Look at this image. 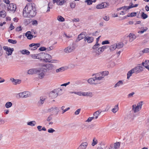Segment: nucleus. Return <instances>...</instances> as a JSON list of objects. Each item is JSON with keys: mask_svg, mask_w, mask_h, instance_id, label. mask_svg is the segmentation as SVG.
I'll return each mask as SVG.
<instances>
[{"mask_svg": "<svg viewBox=\"0 0 149 149\" xmlns=\"http://www.w3.org/2000/svg\"><path fill=\"white\" fill-rule=\"evenodd\" d=\"M36 10L34 4L32 3L27 4L23 11V15L24 17L32 18L36 15Z\"/></svg>", "mask_w": 149, "mask_h": 149, "instance_id": "1", "label": "nucleus"}, {"mask_svg": "<svg viewBox=\"0 0 149 149\" xmlns=\"http://www.w3.org/2000/svg\"><path fill=\"white\" fill-rule=\"evenodd\" d=\"M28 74H37L38 78L41 79L43 78L45 76V74L43 72H41L40 68H33L29 70L27 72Z\"/></svg>", "mask_w": 149, "mask_h": 149, "instance_id": "2", "label": "nucleus"}, {"mask_svg": "<svg viewBox=\"0 0 149 149\" xmlns=\"http://www.w3.org/2000/svg\"><path fill=\"white\" fill-rule=\"evenodd\" d=\"M53 68V65L52 64H45L44 67H41L40 68L41 72H43V73L45 74V72L52 70Z\"/></svg>", "mask_w": 149, "mask_h": 149, "instance_id": "3", "label": "nucleus"}, {"mask_svg": "<svg viewBox=\"0 0 149 149\" xmlns=\"http://www.w3.org/2000/svg\"><path fill=\"white\" fill-rule=\"evenodd\" d=\"M100 46V44L99 43H96L92 47V49H93V52L95 53V56H98L100 54L99 50H98L99 47Z\"/></svg>", "mask_w": 149, "mask_h": 149, "instance_id": "4", "label": "nucleus"}, {"mask_svg": "<svg viewBox=\"0 0 149 149\" xmlns=\"http://www.w3.org/2000/svg\"><path fill=\"white\" fill-rule=\"evenodd\" d=\"M19 97L26 98L31 96V94L29 92L26 91L19 93L18 94Z\"/></svg>", "mask_w": 149, "mask_h": 149, "instance_id": "5", "label": "nucleus"}, {"mask_svg": "<svg viewBox=\"0 0 149 149\" xmlns=\"http://www.w3.org/2000/svg\"><path fill=\"white\" fill-rule=\"evenodd\" d=\"M3 49L6 51V54L8 56L11 55L14 50V49L13 48H11L7 46H4Z\"/></svg>", "mask_w": 149, "mask_h": 149, "instance_id": "6", "label": "nucleus"}, {"mask_svg": "<svg viewBox=\"0 0 149 149\" xmlns=\"http://www.w3.org/2000/svg\"><path fill=\"white\" fill-rule=\"evenodd\" d=\"M8 6L7 8L8 10H10L13 12L15 11L16 9V6L15 4L13 3H10L8 5Z\"/></svg>", "mask_w": 149, "mask_h": 149, "instance_id": "7", "label": "nucleus"}, {"mask_svg": "<svg viewBox=\"0 0 149 149\" xmlns=\"http://www.w3.org/2000/svg\"><path fill=\"white\" fill-rule=\"evenodd\" d=\"M40 45V43H33L29 45V46L30 47V49L32 50H34L39 47Z\"/></svg>", "mask_w": 149, "mask_h": 149, "instance_id": "8", "label": "nucleus"}, {"mask_svg": "<svg viewBox=\"0 0 149 149\" xmlns=\"http://www.w3.org/2000/svg\"><path fill=\"white\" fill-rule=\"evenodd\" d=\"M109 6L108 3L106 2L102 3L101 4L97 5L96 8L97 9H101L107 7Z\"/></svg>", "mask_w": 149, "mask_h": 149, "instance_id": "9", "label": "nucleus"}, {"mask_svg": "<svg viewBox=\"0 0 149 149\" xmlns=\"http://www.w3.org/2000/svg\"><path fill=\"white\" fill-rule=\"evenodd\" d=\"M75 48L73 45L72 46H69L64 49V52L66 53H69L72 52L74 49Z\"/></svg>", "mask_w": 149, "mask_h": 149, "instance_id": "10", "label": "nucleus"}, {"mask_svg": "<svg viewBox=\"0 0 149 149\" xmlns=\"http://www.w3.org/2000/svg\"><path fill=\"white\" fill-rule=\"evenodd\" d=\"M52 58L50 55L44 53L43 61L45 62H48L49 61L52 59Z\"/></svg>", "mask_w": 149, "mask_h": 149, "instance_id": "11", "label": "nucleus"}, {"mask_svg": "<svg viewBox=\"0 0 149 149\" xmlns=\"http://www.w3.org/2000/svg\"><path fill=\"white\" fill-rule=\"evenodd\" d=\"M88 145V143L86 142L82 143L78 147L77 149H86Z\"/></svg>", "mask_w": 149, "mask_h": 149, "instance_id": "12", "label": "nucleus"}, {"mask_svg": "<svg viewBox=\"0 0 149 149\" xmlns=\"http://www.w3.org/2000/svg\"><path fill=\"white\" fill-rule=\"evenodd\" d=\"M87 81L88 83L91 84H96L99 83V82H97L96 81V80H95L94 77L89 79Z\"/></svg>", "mask_w": 149, "mask_h": 149, "instance_id": "13", "label": "nucleus"}, {"mask_svg": "<svg viewBox=\"0 0 149 149\" xmlns=\"http://www.w3.org/2000/svg\"><path fill=\"white\" fill-rule=\"evenodd\" d=\"M58 109L57 107H52L48 110L49 112H52V113L58 114Z\"/></svg>", "mask_w": 149, "mask_h": 149, "instance_id": "14", "label": "nucleus"}, {"mask_svg": "<svg viewBox=\"0 0 149 149\" xmlns=\"http://www.w3.org/2000/svg\"><path fill=\"white\" fill-rule=\"evenodd\" d=\"M95 80L97 82H99V81L101 80L103 78V77L100 75V74H95V77H94Z\"/></svg>", "mask_w": 149, "mask_h": 149, "instance_id": "15", "label": "nucleus"}, {"mask_svg": "<svg viewBox=\"0 0 149 149\" xmlns=\"http://www.w3.org/2000/svg\"><path fill=\"white\" fill-rule=\"evenodd\" d=\"M84 40L85 41H87L88 43H91L93 41L94 38L92 37L88 36L84 38Z\"/></svg>", "mask_w": 149, "mask_h": 149, "instance_id": "16", "label": "nucleus"}, {"mask_svg": "<svg viewBox=\"0 0 149 149\" xmlns=\"http://www.w3.org/2000/svg\"><path fill=\"white\" fill-rule=\"evenodd\" d=\"M134 68L136 71V74L139 73L143 70V67L140 66H137L134 67Z\"/></svg>", "mask_w": 149, "mask_h": 149, "instance_id": "17", "label": "nucleus"}, {"mask_svg": "<svg viewBox=\"0 0 149 149\" xmlns=\"http://www.w3.org/2000/svg\"><path fill=\"white\" fill-rule=\"evenodd\" d=\"M57 96V94L54 90L50 92L49 94V97L52 98H55Z\"/></svg>", "mask_w": 149, "mask_h": 149, "instance_id": "18", "label": "nucleus"}, {"mask_svg": "<svg viewBox=\"0 0 149 149\" xmlns=\"http://www.w3.org/2000/svg\"><path fill=\"white\" fill-rule=\"evenodd\" d=\"M132 110L134 113H136L139 111L140 109L138 106H137L136 104H134L132 106Z\"/></svg>", "mask_w": 149, "mask_h": 149, "instance_id": "19", "label": "nucleus"}, {"mask_svg": "<svg viewBox=\"0 0 149 149\" xmlns=\"http://www.w3.org/2000/svg\"><path fill=\"white\" fill-rule=\"evenodd\" d=\"M129 36L130 38L129 41L130 42L133 41L136 38L134 34L130 33L129 34Z\"/></svg>", "mask_w": 149, "mask_h": 149, "instance_id": "20", "label": "nucleus"}, {"mask_svg": "<svg viewBox=\"0 0 149 149\" xmlns=\"http://www.w3.org/2000/svg\"><path fill=\"white\" fill-rule=\"evenodd\" d=\"M10 80L12 82L14 83V84L16 85L17 84H19L21 82V81L19 79H15L13 78H11L10 79Z\"/></svg>", "mask_w": 149, "mask_h": 149, "instance_id": "21", "label": "nucleus"}, {"mask_svg": "<svg viewBox=\"0 0 149 149\" xmlns=\"http://www.w3.org/2000/svg\"><path fill=\"white\" fill-rule=\"evenodd\" d=\"M44 53L41 52L38 54V59H40L41 60H43L44 59Z\"/></svg>", "mask_w": 149, "mask_h": 149, "instance_id": "22", "label": "nucleus"}, {"mask_svg": "<svg viewBox=\"0 0 149 149\" xmlns=\"http://www.w3.org/2000/svg\"><path fill=\"white\" fill-rule=\"evenodd\" d=\"M25 36L28 39L30 40L32 39L33 37V36L31 34V32L29 31H27L25 33Z\"/></svg>", "mask_w": 149, "mask_h": 149, "instance_id": "23", "label": "nucleus"}, {"mask_svg": "<svg viewBox=\"0 0 149 149\" xmlns=\"http://www.w3.org/2000/svg\"><path fill=\"white\" fill-rule=\"evenodd\" d=\"M82 96H88L91 97L92 96V93L91 92H82Z\"/></svg>", "mask_w": 149, "mask_h": 149, "instance_id": "24", "label": "nucleus"}, {"mask_svg": "<svg viewBox=\"0 0 149 149\" xmlns=\"http://www.w3.org/2000/svg\"><path fill=\"white\" fill-rule=\"evenodd\" d=\"M109 46L108 45H104L102 47H99L98 48V50H99L100 52H102L104 50L107 49Z\"/></svg>", "mask_w": 149, "mask_h": 149, "instance_id": "25", "label": "nucleus"}, {"mask_svg": "<svg viewBox=\"0 0 149 149\" xmlns=\"http://www.w3.org/2000/svg\"><path fill=\"white\" fill-rule=\"evenodd\" d=\"M45 100V98L44 97H40V100L38 102V104L39 105H42L44 103Z\"/></svg>", "mask_w": 149, "mask_h": 149, "instance_id": "26", "label": "nucleus"}, {"mask_svg": "<svg viewBox=\"0 0 149 149\" xmlns=\"http://www.w3.org/2000/svg\"><path fill=\"white\" fill-rule=\"evenodd\" d=\"M82 33H81L78 36L76 40V41L77 42H78L80 40H81L84 38L85 36L84 35H83V34H82Z\"/></svg>", "mask_w": 149, "mask_h": 149, "instance_id": "27", "label": "nucleus"}, {"mask_svg": "<svg viewBox=\"0 0 149 149\" xmlns=\"http://www.w3.org/2000/svg\"><path fill=\"white\" fill-rule=\"evenodd\" d=\"M127 118L129 119H131L132 120H133L134 117V114L133 112H130V114L127 116Z\"/></svg>", "mask_w": 149, "mask_h": 149, "instance_id": "28", "label": "nucleus"}, {"mask_svg": "<svg viewBox=\"0 0 149 149\" xmlns=\"http://www.w3.org/2000/svg\"><path fill=\"white\" fill-rule=\"evenodd\" d=\"M123 84V82L122 80L119 81L114 86V87L115 88L117 87H119Z\"/></svg>", "mask_w": 149, "mask_h": 149, "instance_id": "29", "label": "nucleus"}, {"mask_svg": "<svg viewBox=\"0 0 149 149\" xmlns=\"http://www.w3.org/2000/svg\"><path fill=\"white\" fill-rule=\"evenodd\" d=\"M56 92L57 93V95H60L62 93V89L61 88L54 89Z\"/></svg>", "mask_w": 149, "mask_h": 149, "instance_id": "30", "label": "nucleus"}, {"mask_svg": "<svg viewBox=\"0 0 149 149\" xmlns=\"http://www.w3.org/2000/svg\"><path fill=\"white\" fill-rule=\"evenodd\" d=\"M6 15V13L4 10L0 11V17H5Z\"/></svg>", "mask_w": 149, "mask_h": 149, "instance_id": "31", "label": "nucleus"}, {"mask_svg": "<svg viewBox=\"0 0 149 149\" xmlns=\"http://www.w3.org/2000/svg\"><path fill=\"white\" fill-rule=\"evenodd\" d=\"M116 48L120 49L123 47V44L122 42H119L118 43H116Z\"/></svg>", "mask_w": 149, "mask_h": 149, "instance_id": "32", "label": "nucleus"}, {"mask_svg": "<svg viewBox=\"0 0 149 149\" xmlns=\"http://www.w3.org/2000/svg\"><path fill=\"white\" fill-rule=\"evenodd\" d=\"M118 110V104L116 105L114 108L111 110L114 113H116Z\"/></svg>", "mask_w": 149, "mask_h": 149, "instance_id": "33", "label": "nucleus"}, {"mask_svg": "<svg viewBox=\"0 0 149 149\" xmlns=\"http://www.w3.org/2000/svg\"><path fill=\"white\" fill-rule=\"evenodd\" d=\"M36 124V122L34 120L29 122L27 123V124L28 125L32 126H35Z\"/></svg>", "mask_w": 149, "mask_h": 149, "instance_id": "34", "label": "nucleus"}, {"mask_svg": "<svg viewBox=\"0 0 149 149\" xmlns=\"http://www.w3.org/2000/svg\"><path fill=\"white\" fill-rule=\"evenodd\" d=\"M120 142H117L116 143H114L113 145V146L114 147V148L115 149H117L119 148L120 145Z\"/></svg>", "mask_w": 149, "mask_h": 149, "instance_id": "35", "label": "nucleus"}, {"mask_svg": "<svg viewBox=\"0 0 149 149\" xmlns=\"http://www.w3.org/2000/svg\"><path fill=\"white\" fill-rule=\"evenodd\" d=\"M13 105L12 103L10 102H7L5 104V106L6 108H8L10 107Z\"/></svg>", "mask_w": 149, "mask_h": 149, "instance_id": "36", "label": "nucleus"}, {"mask_svg": "<svg viewBox=\"0 0 149 149\" xmlns=\"http://www.w3.org/2000/svg\"><path fill=\"white\" fill-rule=\"evenodd\" d=\"M65 67H61L59 69H56V72L57 73L60 72H62L65 70Z\"/></svg>", "mask_w": 149, "mask_h": 149, "instance_id": "37", "label": "nucleus"}, {"mask_svg": "<svg viewBox=\"0 0 149 149\" xmlns=\"http://www.w3.org/2000/svg\"><path fill=\"white\" fill-rule=\"evenodd\" d=\"M116 44H115L109 46V49L111 51H113L116 48Z\"/></svg>", "mask_w": 149, "mask_h": 149, "instance_id": "38", "label": "nucleus"}, {"mask_svg": "<svg viewBox=\"0 0 149 149\" xmlns=\"http://www.w3.org/2000/svg\"><path fill=\"white\" fill-rule=\"evenodd\" d=\"M147 52H149V49L148 48H146L143 49V50L140 51V54H141Z\"/></svg>", "mask_w": 149, "mask_h": 149, "instance_id": "39", "label": "nucleus"}, {"mask_svg": "<svg viewBox=\"0 0 149 149\" xmlns=\"http://www.w3.org/2000/svg\"><path fill=\"white\" fill-rule=\"evenodd\" d=\"M96 0H86L85 1V2L87 3V4L88 5H90L93 2H95Z\"/></svg>", "mask_w": 149, "mask_h": 149, "instance_id": "40", "label": "nucleus"}, {"mask_svg": "<svg viewBox=\"0 0 149 149\" xmlns=\"http://www.w3.org/2000/svg\"><path fill=\"white\" fill-rule=\"evenodd\" d=\"M109 74V72L107 71H104L102 72L100 74V75H101L102 77H103V78L104 77L106 76L107 75Z\"/></svg>", "mask_w": 149, "mask_h": 149, "instance_id": "41", "label": "nucleus"}, {"mask_svg": "<svg viewBox=\"0 0 149 149\" xmlns=\"http://www.w3.org/2000/svg\"><path fill=\"white\" fill-rule=\"evenodd\" d=\"M20 52L22 54H26L29 55L30 54L29 52L27 50H23L22 51H21Z\"/></svg>", "mask_w": 149, "mask_h": 149, "instance_id": "42", "label": "nucleus"}, {"mask_svg": "<svg viewBox=\"0 0 149 149\" xmlns=\"http://www.w3.org/2000/svg\"><path fill=\"white\" fill-rule=\"evenodd\" d=\"M57 20L60 22H63L65 21L64 18L61 16H58L57 17Z\"/></svg>", "mask_w": 149, "mask_h": 149, "instance_id": "43", "label": "nucleus"}, {"mask_svg": "<svg viewBox=\"0 0 149 149\" xmlns=\"http://www.w3.org/2000/svg\"><path fill=\"white\" fill-rule=\"evenodd\" d=\"M65 2V0H58L57 2V4L58 5H62Z\"/></svg>", "mask_w": 149, "mask_h": 149, "instance_id": "44", "label": "nucleus"}, {"mask_svg": "<svg viewBox=\"0 0 149 149\" xmlns=\"http://www.w3.org/2000/svg\"><path fill=\"white\" fill-rule=\"evenodd\" d=\"M141 17L143 19H146L148 17V16L144 12H142Z\"/></svg>", "mask_w": 149, "mask_h": 149, "instance_id": "45", "label": "nucleus"}, {"mask_svg": "<svg viewBox=\"0 0 149 149\" xmlns=\"http://www.w3.org/2000/svg\"><path fill=\"white\" fill-rule=\"evenodd\" d=\"M8 41L9 42L13 44H15L17 43V41L16 40L11 39H8Z\"/></svg>", "mask_w": 149, "mask_h": 149, "instance_id": "46", "label": "nucleus"}, {"mask_svg": "<svg viewBox=\"0 0 149 149\" xmlns=\"http://www.w3.org/2000/svg\"><path fill=\"white\" fill-rule=\"evenodd\" d=\"M97 143V140L95 138L93 139V142L92 143V145L93 146H94Z\"/></svg>", "mask_w": 149, "mask_h": 149, "instance_id": "47", "label": "nucleus"}, {"mask_svg": "<svg viewBox=\"0 0 149 149\" xmlns=\"http://www.w3.org/2000/svg\"><path fill=\"white\" fill-rule=\"evenodd\" d=\"M76 6L75 2L74 1L70 3V7L72 8H74Z\"/></svg>", "mask_w": 149, "mask_h": 149, "instance_id": "48", "label": "nucleus"}, {"mask_svg": "<svg viewBox=\"0 0 149 149\" xmlns=\"http://www.w3.org/2000/svg\"><path fill=\"white\" fill-rule=\"evenodd\" d=\"M102 111H96L93 114V116H99L100 113H101Z\"/></svg>", "mask_w": 149, "mask_h": 149, "instance_id": "49", "label": "nucleus"}, {"mask_svg": "<svg viewBox=\"0 0 149 149\" xmlns=\"http://www.w3.org/2000/svg\"><path fill=\"white\" fill-rule=\"evenodd\" d=\"M52 114H50L47 119V121L48 122H50L52 119Z\"/></svg>", "mask_w": 149, "mask_h": 149, "instance_id": "50", "label": "nucleus"}, {"mask_svg": "<svg viewBox=\"0 0 149 149\" xmlns=\"http://www.w3.org/2000/svg\"><path fill=\"white\" fill-rule=\"evenodd\" d=\"M131 70H130L127 73V79H128L130 78L131 76H132V74H133Z\"/></svg>", "mask_w": 149, "mask_h": 149, "instance_id": "51", "label": "nucleus"}, {"mask_svg": "<svg viewBox=\"0 0 149 149\" xmlns=\"http://www.w3.org/2000/svg\"><path fill=\"white\" fill-rule=\"evenodd\" d=\"M38 54H31V57L33 59H38Z\"/></svg>", "mask_w": 149, "mask_h": 149, "instance_id": "52", "label": "nucleus"}, {"mask_svg": "<svg viewBox=\"0 0 149 149\" xmlns=\"http://www.w3.org/2000/svg\"><path fill=\"white\" fill-rule=\"evenodd\" d=\"M147 29L148 28L147 27H145L144 29H143V30H142L140 31H139L138 32V33H143L144 32L146 31Z\"/></svg>", "mask_w": 149, "mask_h": 149, "instance_id": "53", "label": "nucleus"}, {"mask_svg": "<svg viewBox=\"0 0 149 149\" xmlns=\"http://www.w3.org/2000/svg\"><path fill=\"white\" fill-rule=\"evenodd\" d=\"M123 10H128L130 8H130V7L131 6H123Z\"/></svg>", "mask_w": 149, "mask_h": 149, "instance_id": "54", "label": "nucleus"}, {"mask_svg": "<svg viewBox=\"0 0 149 149\" xmlns=\"http://www.w3.org/2000/svg\"><path fill=\"white\" fill-rule=\"evenodd\" d=\"M135 93L134 92H132V93L129 94L127 95V97L130 98L133 97V95Z\"/></svg>", "mask_w": 149, "mask_h": 149, "instance_id": "55", "label": "nucleus"}, {"mask_svg": "<svg viewBox=\"0 0 149 149\" xmlns=\"http://www.w3.org/2000/svg\"><path fill=\"white\" fill-rule=\"evenodd\" d=\"M143 101H141L139 103L137 106H138L139 107L140 109H141L142 107V103H143Z\"/></svg>", "mask_w": 149, "mask_h": 149, "instance_id": "56", "label": "nucleus"}, {"mask_svg": "<svg viewBox=\"0 0 149 149\" xmlns=\"http://www.w3.org/2000/svg\"><path fill=\"white\" fill-rule=\"evenodd\" d=\"M55 131V130L52 128H49L48 130V132L50 133H53Z\"/></svg>", "mask_w": 149, "mask_h": 149, "instance_id": "57", "label": "nucleus"}, {"mask_svg": "<svg viewBox=\"0 0 149 149\" xmlns=\"http://www.w3.org/2000/svg\"><path fill=\"white\" fill-rule=\"evenodd\" d=\"M102 45H105V44H107L109 43V42L108 40H106L104 41H103L102 42Z\"/></svg>", "mask_w": 149, "mask_h": 149, "instance_id": "58", "label": "nucleus"}, {"mask_svg": "<svg viewBox=\"0 0 149 149\" xmlns=\"http://www.w3.org/2000/svg\"><path fill=\"white\" fill-rule=\"evenodd\" d=\"M45 65V64L41 63H39L37 64V66H40V67H44Z\"/></svg>", "mask_w": 149, "mask_h": 149, "instance_id": "59", "label": "nucleus"}, {"mask_svg": "<svg viewBox=\"0 0 149 149\" xmlns=\"http://www.w3.org/2000/svg\"><path fill=\"white\" fill-rule=\"evenodd\" d=\"M32 24L34 25H37L38 24V22L36 20H33L32 21Z\"/></svg>", "mask_w": 149, "mask_h": 149, "instance_id": "60", "label": "nucleus"}, {"mask_svg": "<svg viewBox=\"0 0 149 149\" xmlns=\"http://www.w3.org/2000/svg\"><path fill=\"white\" fill-rule=\"evenodd\" d=\"M94 118V117H89L88 118V119L86 120V122H91L93 119Z\"/></svg>", "mask_w": 149, "mask_h": 149, "instance_id": "61", "label": "nucleus"}, {"mask_svg": "<svg viewBox=\"0 0 149 149\" xmlns=\"http://www.w3.org/2000/svg\"><path fill=\"white\" fill-rule=\"evenodd\" d=\"M81 111V109H78L77 110H76L74 112V114L75 115H78V114Z\"/></svg>", "mask_w": 149, "mask_h": 149, "instance_id": "62", "label": "nucleus"}, {"mask_svg": "<svg viewBox=\"0 0 149 149\" xmlns=\"http://www.w3.org/2000/svg\"><path fill=\"white\" fill-rule=\"evenodd\" d=\"M130 14L131 17H132L136 16V13L135 12H133L131 13Z\"/></svg>", "mask_w": 149, "mask_h": 149, "instance_id": "63", "label": "nucleus"}, {"mask_svg": "<svg viewBox=\"0 0 149 149\" xmlns=\"http://www.w3.org/2000/svg\"><path fill=\"white\" fill-rule=\"evenodd\" d=\"M39 50L40 51H43L46 50V48L45 47H42L39 48Z\"/></svg>", "mask_w": 149, "mask_h": 149, "instance_id": "64", "label": "nucleus"}]
</instances>
